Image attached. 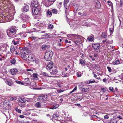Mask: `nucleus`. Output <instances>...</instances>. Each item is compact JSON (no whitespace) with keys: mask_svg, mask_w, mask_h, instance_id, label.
<instances>
[{"mask_svg":"<svg viewBox=\"0 0 123 123\" xmlns=\"http://www.w3.org/2000/svg\"><path fill=\"white\" fill-rule=\"evenodd\" d=\"M1 2L7 7L6 9L7 11L6 16L0 13V23L10 22L13 19L14 11L13 8H12V4L10 0H0Z\"/></svg>","mask_w":123,"mask_h":123,"instance_id":"obj_1","label":"nucleus"},{"mask_svg":"<svg viewBox=\"0 0 123 123\" xmlns=\"http://www.w3.org/2000/svg\"><path fill=\"white\" fill-rule=\"evenodd\" d=\"M16 32V29L14 27H12L7 30V34L8 36L11 38L15 37Z\"/></svg>","mask_w":123,"mask_h":123,"instance_id":"obj_2","label":"nucleus"},{"mask_svg":"<svg viewBox=\"0 0 123 123\" xmlns=\"http://www.w3.org/2000/svg\"><path fill=\"white\" fill-rule=\"evenodd\" d=\"M52 52L50 51L47 50L45 53L44 56V59L47 61H50L52 56Z\"/></svg>","mask_w":123,"mask_h":123,"instance_id":"obj_3","label":"nucleus"},{"mask_svg":"<svg viewBox=\"0 0 123 123\" xmlns=\"http://www.w3.org/2000/svg\"><path fill=\"white\" fill-rule=\"evenodd\" d=\"M32 9V12L34 15H37V16H34V18H38V7H31Z\"/></svg>","mask_w":123,"mask_h":123,"instance_id":"obj_4","label":"nucleus"},{"mask_svg":"<svg viewBox=\"0 0 123 123\" xmlns=\"http://www.w3.org/2000/svg\"><path fill=\"white\" fill-rule=\"evenodd\" d=\"M80 90L83 92H86L89 91L88 87H84V85H80L79 86Z\"/></svg>","mask_w":123,"mask_h":123,"instance_id":"obj_5","label":"nucleus"},{"mask_svg":"<svg viewBox=\"0 0 123 123\" xmlns=\"http://www.w3.org/2000/svg\"><path fill=\"white\" fill-rule=\"evenodd\" d=\"M92 47L94 49L96 52L99 51V49L100 48V44L99 43H96L92 44Z\"/></svg>","mask_w":123,"mask_h":123,"instance_id":"obj_6","label":"nucleus"},{"mask_svg":"<svg viewBox=\"0 0 123 123\" xmlns=\"http://www.w3.org/2000/svg\"><path fill=\"white\" fill-rule=\"evenodd\" d=\"M47 97V95H45L43 94H41L39 96V100L45 103Z\"/></svg>","mask_w":123,"mask_h":123,"instance_id":"obj_7","label":"nucleus"},{"mask_svg":"<svg viewBox=\"0 0 123 123\" xmlns=\"http://www.w3.org/2000/svg\"><path fill=\"white\" fill-rule=\"evenodd\" d=\"M69 1V0H64V6L66 13L69 9V5L68 4Z\"/></svg>","mask_w":123,"mask_h":123,"instance_id":"obj_8","label":"nucleus"},{"mask_svg":"<svg viewBox=\"0 0 123 123\" xmlns=\"http://www.w3.org/2000/svg\"><path fill=\"white\" fill-rule=\"evenodd\" d=\"M38 1L36 0H33L31 2V7H38Z\"/></svg>","mask_w":123,"mask_h":123,"instance_id":"obj_9","label":"nucleus"},{"mask_svg":"<svg viewBox=\"0 0 123 123\" xmlns=\"http://www.w3.org/2000/svg\"><path fill=\"white\" fill-rule=\"evenodd\" d=\"M52 120L53 121L54 120H55L57 121H59L60 120V117L59 115L56 113H55L52 116Z\"/></svg>","mask_w":123,"mask_h":123,"instance_id":"obj_10","label":"nucleus"},{"mask_svg":"<svg viewBox=\"0 0 123 123\" xmlns=\"http://www.w3.org/2000/svg\"><path fill=\"white\" fill-rule=\"evenodd\" d=\"M30 18L26 15H24L22 17V19L23 22H27Z\"/></svg>","mask_w":123,"mask_h":123,"instance_id":"obj_11","label":"nucleus"},{"mask_svg":"<svg viewBox=\"0 0 123 123\" xmlns=\"http://www.w3.org/2000/svg\"><path fill=\"white\" fill-rule=\"evenodd\" d=\"M53 62H50L48 64L47 66H46V68L47 70H49L53 67Z\"/></svg>","mask_w":123,"mask_h":123,"instance_id":"obj_12","label":"nucleus"},{"mask_svg":"<svg viewBox=\"0 0 123 123\" xmlns=\"http://www.w3.org/2000/svg\"><path fill=\"white\" fill-rule=\"evenodd\" d=\"M45 31H41L39 30V33H40V35H41V37H42V38H46L49 36L46 33L44 34H42L43 33H45Z\"/></svg>","mask_w":123,"mask_h":123,"instance_id":"obj_13","label":"nucleus"},{"mask_svg":"<svg viewBox=\"0 0 123 123\" xmlns=\"http://www.w3.org/2000/svg\"><path fill=\"white\" fill-rule=\"evenodd\" d=\"M102 43H100L101 44H102L103 43L105 44H111L113 43V41L112 40L110 41L107 39H106L105 40H103L102 41Z\"/></svg>","mask_w":123,"mask_h":123,"instance_id":"obj_14","label":"nucleus"},{"mask_svg":"<svg viewBox=\"0 0 123 123\" xmlns=\"http://www.w3.org/2000/svg\"><path fill=\"white\" fill-rule=\"evenodd\" d=\"M20 38H15L13 40L12 43L13 44L15 45H17L18 44L20 41Z\"/></svg>","mask_w":123,"mask_h":123,"instance_id":"obj_15","label":"nucleus"},{"mask_svg":"<svg viewBox=\"0 0 123 123\" xmlns=\"http://www.w3.org/2000/svg\"><path fill=\"white\" fill-rule=\"evenodd\" d=\"M71 35L72 36L74 37L76 39L79 38L80 39L82 37L81 36L79 35H74L73 34H72ZM80 39H79L78 40L80 41Z\"/></svg>","mask_w":123,"mask_h":123,"instance_id":"obj_16","label":"nucleus"},{"mask_svg":"<svg viewBox=\"0 0 123 123\" xmlns=\"http://www.w3.org/2000/svg\"><path fill=\"white\" fill-rule=\"evenodd\" d=\"M11 72L12 75H14L18 71V70L16 69H12L10 70Z\"/></svg>","mask_w":123,"mask_h":123,"instance_id":"obj_17","label":"nucleus"},{"mask_svg":"<svg viewBox=\"0 0 123 123\" xmlns=\"http://www.w3.org/2000/svg\"><path fill=\"white\" fill-rule=\"evenodd\" d=\"M46 13L47 17H50L52 15V12L49 10L47 11L46 12Z\"/></svg>","mask_w":123,"mask_h":123,"instance_id":"obj_18","label":"nucleus"},{"mask_svg":"<svg viewBox=\"0 0 123 123\" xmlns=\"http://www.w3.org/2000/svg\"><path fill=\"white\" fill-rule=\"evenodd\" d=\"M34 55H33L30 54L28 57V59L30 61H33L34 60Z\"/></svg>","mask_w":123,"mask_h":123,"instance_id":"obj_19","label":"nucleus"},{"mask_svg":"<svg viewBox=\"0 0 123 123\" xmlns=\"http://www.w3.org/2000/svg\"><path fill=\"white\" fill-rule=\"evenodd\" d=\"M29 10V6L28 5H26L24 7L23 11L24 12H27Z\"/></svg>","mask_w":123,"mask_h":123,"instance_id":"obj_20","label":"nucleus"},{"mask_svg":"<svg viewBox=\"0 0 123 123\" xmlns=\"http://www.w3.org/2000/svg\"><path fill=\"white\" fill-rule=\"evenodd\" d=\"M19 100L20 103H25L26 101V99L23 98H20Z\"/></svg>","mask_w":123,"mask_h":123,"instance_id":"obj_21","label":"nucleus"},{"mask_svg":"<svg viewBox=\"0 0 123 123\" xmlns=\"http://www.w3.org/2000/svg\"><path fill=\"white\" fill-rule=\"evenodd\" d=\"M21 57L24 59H25L26 58V54L24 52H23L21 54Z\"/></svg>","mask_w":123,"mask_h":123,"instance_id":"obj_22","label":"nucleus"},{"mask_svg":"<svg viewBox=\"0 0 123 123\" xmlns=\"http://www.w3.org/2000/svg\"><path fill=\"white\" fill-rule=\"evenodd\" d=\"M57 72V71L56 68H54L52 70V72H50V73L53 74L54 75L56 74Z\"/></svg>","mask_w":123,"mask_h":123,"instance_id":"obj_23","label":"nucleus"},{"mask_svg":"<svg viewBox=\"0 0 123 123\" xmlns=\"http://www.w3.org/2000/svg\"><path fill=\"white\" fill-rule=\"evenodd\" d=\"M120 62L119 60H117L115 61H113L112 63L113 65H118L120 64Z\"/></svg>","mask_w":123,"mask_h":123,"instance_id":"obj_24","label":"nucleus"},{"mask_svg":"<svg viewBox=\"0 0 123 123\" xmlns=\"http://www.w3.org/2000/svg\"><path fill=\"white\" fill-rule=\"evenodd\" d=\"M95 82V80L93 79H91L87 81V84H89L90 83H92Z\"/></svg>","mask_w":123,"mask_h":123,"instance_id":"obj_25","label":"nucleus"},{"mask_svg":"<svg viewBox=\"0 0 123 123\" xmlns=\"http://www.w3.org/2000/svg\"><path fill=\"white\" fill-rule=\"evenodd\" d=\"M49 48V45H46L43 46L42 47V49L43 50H45L46 49H48Z\"/></svg>","mask_w":123,"mask_h":123,"instance_id":"obj_26","label":"nucleus"},{"mask_svg":"<svg viewBox=\"0 0 123 123\" xmlns=\"http://www.w3.org/2000/svg\"><path fill=\"white\" fill-rule=\"evenodd\" d=\"M101 37H102L106 38L107 37V35L106 33L105 32H103L101 35Z\"/></svg>","mask_w":123,"mask_h":123,"instance_id":"obj_27","label":"nucleus"},{"mask_svg":"<svg viewBox=\"0 0 123 123\" xmlns=\"http://www.w3.org/2000/svg\"><path fill=\"white\" fill-rule=\"evenodd\" d=\"M96 7L98 8H99L100 7V2L98 1L96 5Z\"/></svg>","mask_w":123,"mask_h":123,"instance_id":"obj_28","label":"nucleus"},{"mask_svg":"<svg viewBox=\"0 0 123 123\" xmlns=\"http://www.w3.org/2000/svg\"><path fill=\"white\" fill-rule=\"evenodd\" d=\"M24 82L28 84H30V82L29 81V79L28 78L24 79Z\"/></svg>","mask_w":123,"mask_h":123,"instance_id":"obj_29","label":"nucleus"},{"mask_svg":"<svg viewBox=\"0 0 123 123\" xmlns=\"http://www.w3.org/2000/svg\"><path fill=\"white\" fill-rule=\"evenodd\" d=\"M38 74L36 73H33V76L34 78V79L35 80H37L38 79Z\"/></svg>","mask_w":123,"mask_h":123,"instance_id":"obj_30","label":"nucleus"},{"mask_svg":"<svg viewBox=\"0 0 123 123\" xmlns=\"http://www.w3.org/2000/svg\"><path fill=\"white\" fill-rule=\"evenodd\" d=\"M79 62L82 66H84L85 65V62L82 59L80 60Z\"/></svg>","mask_w":123,"mask_h":123,"instance_id":"obj_31","label":"nucleus"},{"mask_svg":"<svg viewBox=\"0 0 123 123\" xmlns=\"http://www.w3.org/2000/svg\"><path fill=\"white\" fill-rule=\"evenodd\" d=\"M87 39L89 41H92L94 39V38L92 37L89 36H88Z\"/></svg>","mask_w":123,"mask_h":123,"instance_id":"obj_32","label":"nucleus"},{"mask_svg":"<svg viewBox=\"0 0 123 123\" xmlns=\"http://www.w3.org/2000/svg\"><path fill=\"white\" fill-rule=\"evenodd\" d=\"M77 97V96H76ZM82 96H80V95L79 94L77 95V97H76V99L78 100H80L82 98Z\"/></svg>","mask_w":123,"mask_h":123,"instance_id":"obj_33","label":"nucleus"},{"mask_svg":"<svg viewBox=\"0 0 123 123\" xmlns=\"http://www.w3.org/2000/svg\"><path fill=\"white\" fill-rule=\"evenodd\" d=\"M117 119H114L111 120L109 123H117Z\"/></svg>","mask_w":123,"mask_h":123,"instance_id":"obj_34","label":"nucleus"},{"mask_svg":"<svg viewBox=\"0 0 123 123\" xmlns=\"http://www.w3.org/2000/svg\"><path fill=\"white\" fill-rule=\"evenodd\" d=\"M77 76L78 77H81L82 74V73L80 72H79L76 73Z\"/></svg>","mask_w":123,"mask_h":123,"instance_id":"obj_35","label":"nucleus"},{"mask_svg":"<svg viewBox=\"0 0 123 123\" xmlns=\"http://www.w3.org/2000/svg\"><path fill=\"white\" fill-rule=\"evenodd\" d=\"M5 81V82L7 83L9 86H11L12 85V83L10 81Z\"/></svg>","mask_w":123,"mask_h":123,"instance_id":"obj_36","label":"nucleus"},{"mask_svg":"<svg viewBox=\"0 0 123 123\" xmlns=\"http://www.w3.org/2000/svg\"><path fill=\"white\" fill-rule=\"evenodd\" d=\"M51 11L53 13L55 14H57L58 12L57 10L55 9H52V10Z\"/></svg>","mask_w":123,"mask_h":123,"instance_id":"obj_37","label":"nucleus"},{"mask_svg":"<svg viewBox=\"0 0 123 123\" xmlns=\"http://www.w3.org/2000/svg\"><path fill=\"white\" fill-rule=\"evenodd\" d=\"M73 7L74 8L76 11L79 8V6L78 5L75 4L73 5Z\"/></svg>","mask_w":123,"mask_h":123,"instance_id":"obj_38","label":"nucleus"},{"mask_svg":"<svg viewBox=\"0 0 123 123\" xmlns=\"http://www.w3.org/2000/svg\"><path fill=\"white\" fill-rule=\"evenodd\" d=\"M15 50V49L14 47H11L10 49V51L11 53H13Z\"/></svg>","mask_w":123,"mask_h":123,"instance_id":"obj_39","label":"nucleus"},{"mask_svg":"<svg viewBox=\"0 0 123 123\" xmlns=\"http://www.w3.org/2000/svg\"><path fill=\"white\" fill-rule=\"evenodd\" d=\"M77 87L76 86L74 87V89L72 91H71L70 92V93H71L73 92L76 91L77 90Z\"/></svg>","mask_w":123,"mask_h":123,"instance_id":"obj_40","label":"nucleus"},{"mask_svg":"<svg viewBox=\"0 0 123 123\" xmlns=\"http://www.w3.org/2000/svg\"><path fill=\"white\" fill-rule=\"evenodd\" d=\"M78 14L79 15H81L82 16H86L87 15L86 14H84V13H81L80 12H79L78 13Z\"/></svg>","mask_w":123,"mask_h":123,"instance_id":"obj_41","label":"nucleus"},{"mask_svg":"<svg viewBox=\"0 0 123 123\" xmlns=\"http://www.w3.org/2000/svg\"><path fill=\"white\" fill-rule=\"evenodd\" d=\"M4 58V56L2 55H1L0 54V61H2V60H3V59Z\"/></svg>","mask_w":123,"mask_h":123,"instance_id":"obj_42","label":"nucleus"},{"mask_svg":"<svg viewBox=\"0 0 123 123\" xmlns=\"http://www.w3.org/2000/svg\"><path fill=\"white\" fill-rule=\"evenodd\" d=\"M15 60L14 58H13L11 60V62L13 64H14L15 62Z\"/></svg>","mask_w":123,"mask_h":123,"instance_id":"obj_43","label":"nucleus"},{"mask_svg":"<svg viewBox=\"0 0 123 123\" xmlns=\"http://www.w3.org/2000/svg\"><path fill=\"white\" fill-rule=\"evenodd\" d=\"M42 10L41 9L39 8V15H42Z\"/></svg>","mask_w":123,"mask_h":123,"instance_id":"obj_44","label":"nucleus"},{"mask_svg":"<svg viewBox=\"0 0 123 123\" xmlns=\"http://www.w3.org/2000/svg\"><path fill=\"white\" fill-rule=\"evenodd\" d=\"M107 3L108 4V5L110 6H111L112 5V3L110 1H107Z\"/></svg>","mask_w":123,"mask_h":123,"instance_id":"obj_45","label":"nucleus"},{"mask_svg":"<svg viewBox=\"0 0 123 123\" xmlns=\"http://www.w3.org/2000/svg\"><path fill=\"white\" fill-rule=\"evenodd\" d=\"M107 68L109 72H112V70H111L110 67L108 66L107 67Z\"/></svg>","mask_w":123,"mask_h":123,"instance_id":"obj_46","label":"nucleus"},{"mask_svg":"<svg viewBox=\"0 0 123 123\" xmlns=\"http://www.w3.org/2000/svg\"><path fill=\"white\" fill-rule=\"evenodd\" d=\"M53 26V25H52L51 24H49L48 26V28L52 29Z\"/></svg>","mask_w":123,"mask_h":123,"instance_id":"obj_47","label":"nucleus"},{"mask_svg":"<svg viewBox=\"0 0 123 123\" xmlns=\"http://www.w3.org/2000/svg\"><path fill=\"white\" fill-rule=\"evenodd\" d=\"M64 91V90H57V92L59 93H60L61 92H63Z\"/></svg>","mask_w":123,"mask_h":123,"instance_id":"obj_48","label":"nucleus"},{"mask_svg":"<svg viewBox=\"0 0 123 123\" xmlns=\"http://www.w3.org/2000/svg\"><path fill=\"white\" fill-rule=\"evenodd\" d=\"M62 77H65L67 76V75L65 74V73L63 72L62 73Z\"/></svg>","mask_w":123,"mask_h":123,"instance_id":"obj_49","label":"nucleus"},{"mask_svg":"<svg viewBox=\"0 0 123 123\" xmlns=\"http://www.w3.org/2000/svg\"><path fill=\"white\" fill-rule=\"evenodd\" d=\"M15 110L16 111H17L18 113H20L21 112V110L18 109V108H15Z\"/></svg>","mask_w":123,"mask_h":123,"instance_id":"obj_50","label":"nucleus"},{"mask_svg":"<svg viewBox=\"0 0 123 123\" xmlns=\"http://www.w3.org/2000/svg\"><path fill=\"white\" fill-rule=\"evenodd\" d=\"M109 89L112 92H114V88H113L112 87H110L109 88Z\"/></svg>","mask_w":123,"mask_h":123,"instance_id":"obj_51","label":"nucleus"},{"mask_svg":"<svg viewBox=\"0 0 123 123\" xmlns=\"http://www.w3.org/2000/svg\"><path fill=\"white\" fill-rule=\"evenodd\" d=\"M10 99L11 101H14L16 99V98H11Z\"/></svg>","mask_w":123,"mask_h":123,"instance_id":"obj_52","label":"nucleus"},{"mask_svg":"<svg viewBox=\"0 0 123 123\" xmlns=\"http://www.w3.org/2000/svg\"><path fill=\"white\" fill-rule=\"evenodd\" d=\"M45 24L43 23H41L40 24V26H41V27H43L44 26Z\"/></svg>","mask_w":123,"mask_h":123,"instance_id":"obj_53","label":"nucleus"},{"mask_svg":"<svg viewBox=\"0 0 123 123\" xmlns=\"http://www.w3.org/2000/svg\"><path fill=\"white\" fill-rule=\"evenodd\" d=\"M48 1L50 2L54 3L55 1L56 0H47Z\"/></svg>","mask_w":123,"mask_h":123,"instance_id":"obj_54","label":"nucleus"},{"mask_svg":"<svg viewBox=\"0 0 123 123\" xmlns=\"http://www.w3.org/2000/svg\"><path fill=\"white\" fill-rule=\"evenodd\" d=\"M109 117V116L107 115H106L104 116V118L105 119H108Z\"/></svg>","mask_w":123,"mask_h":123,"instance_id":"obj_55","label":"nucleus"},{"mask_svg":"<svg viewBox=\"0 0 123 123\" xmlns=\"http://www.w3.org/2000/svg\"><path fill=\"white\" fill-rule=\"evenodd\" d=\"M117 118H119L120 119H123V116H117Z\"/></svg>","mask_w":123,"mask_h":123,"instance_id":"obj_56","label":"nucleus"},{"mask_svg":"<svg viewBox=\"0 0 123 123\" xmlns=\"http://www.w3.org/2000/svg\"><path fill=\"white\" fill-rule=\"evenodd\" d=\"M120 5L123 4V0H120Z\"/></svg>","mask_w":123,"mask_h":123,"instance_id":"obj_57","label":"nucleus"},{"mask_svg":"<svg viewBox=\"0 0 123 123\" xmlns=\"http://www.w3.org/2000/svg\"><path fill=\"white\" fill-rule=\"evenodd\" d=\"M101 91L103 92H105V88H102L101 89Z\"/></svg>","mask_w":123,"mask_h":123,"instance_id":"obj_58","label":"nucleus"},{"mask_svg":"<svg viewBox=\"0 0 123 123\" xmlns=\"http://www.w3.org/2000/svg\"><path fill=\"white\" fill-rule=\"evenodd\" d=\"M22 27L23 28H25L26 27V26L25 24H24L22 25Z\"/></svg>","mask_w":123,"mask_h":123,"instance_id":"obj_59","label":"nucleus"},{"mask_svg":"<svg viewBox=\"0 0 123 123\" xmlns=\"http://www.w3.org/2000/svg\"><path fill=\"white\" fill-rule=\"evenodd\" d=\"M18 82H19V83H19V84H22V85H24V83H23V82H22L20 81H18Z\"/></svg>","mask_w":123,"mask_h":123,"instance_id":"obj_60","label":"nucleus"},{"mask_svg":"<svg viewBox=\"0 0 123 123\" xmlns=\"http://www.w3.org/2000/svg\"><path fill=\"white\" fill-rule=\"evenodd\" d=\"M19 117L21 118H24V117L25 116L24 115H20L19 116Z\"/></svg>","mask_w":123,"mask_h":123,"instance_id":"obj_61","label":"nucleus"},{"mask_svg":"<svg viewBox=\"0 0 123 123\" xmlns=\"http://www.w3.org/2000/svg\"><path fill=\"white\" fill-rule=\"evenodd\" d=\"M93 75H94V77L95 78H97L96 77H97V75H96V74H95L94 73V72H93Z\"/></svg>","mask_w":123,"mask_h":123,"instance_id":"obj_62","label":"nucleus"},{"mask_svg":"<svg viewBox=\"0 0 123 123\" xmlns=\"http://www.w3.org/2000/svg\"><path fill=\"white\" fill-rule=\"evenodd\" d=\"M80 55H81L82 56H81V57H82V58H83V57L84 56V55H83V54L82 53H80Z\"/></svg>","mask_w":123,"mask_h":123,"instance_id":"obj_63","label":"nucleus"},{"mask_svg":"<svg viewBox=\"0 0 123 123\" xmlns=\"http://www.w3.org/2000/svg\"><path fill=\"white\" fill-rule=\"evenodd\" d=\"M102 80L104 82H105L107 80L106 78H105L103 79Z\"/></svg>","mask_w":123,"mask_h":123,"instance_id":"obj_64","label":"nucleus"}]
</instances>
